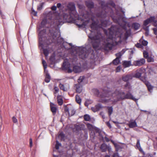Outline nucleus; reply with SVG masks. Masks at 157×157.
<instances>
[{
    "mask_svg": "<svg viewBox=\"0 0 157 157\" xmlns=\"http://www.w3.org/2000/svg\"><path fill=\"white\" fill-rule=\"evenodd\" d=\"M60 89L63 91H67L69 89V86L68 84H65L64 85L60 83L59 84Z\"/></svg>",
    "mask_w": 157,
    "mask_h": 157,
    "instance_id": "nucleus-12",
    "label": "nucleus"
},
{
    "mask_svg": "<svg viewBox=\"0 0 157 157\" xmlns=\"http://www.w3.org/2000/svg\"><path fill=\"white\" fill-rule=\"evenodd\" d=\"M98 96L101 98L100 101L102 103L114 104L117 101L125 99H128L136 101V99L129 92L126 95L121 90H116L114 93H112L110 91H103L99 93Z\"/></svg>",
    "mask_w": 157,
    "mask_h": 157,
    "instance_id": "nucleus-2",
    "label": "nucleus"
},
{
    "mask_svg": "<svg viewBox=\"0 0 157 157\" xmlns=\"http://www.w3.org/2000/svg\"><path fill=\"white\" fill-rule=\"evenodd\" d=\"M153 30L154 33L157 35L156 37L157 38V26L155 28H153Z\"/></svg>",
    "mask_w": 157,
    "mask_h": 157,
    "instance_id": "nucleus-46",
    "label": "nucleus"
},
{
    "mask_svg": "<svg viewBox=\"0 0 157 157\" xmlns=\"http://www.w3.org/2000/svg\"><path fill=\"white\" fill-rule=\"evenodd\" d=\"M125 87L126 88V89H131V87L130 86V83L129 82H127L125 85Z\"/></svg>",
    "mask_w": 157,
    "mask_h": 157,
    "instance_id": "nucleus-39",
    "label": "nucleus"
},
{
    "mask_svg": "<svg viewBox=\"0 0 157 157\" xmlns=\"http://www.w3.org/2000/svg\"><path fill=\"white\" fill-rule=\"evenodd\" d=\"M61 146V144L59 143V142L58 141H56V149H59V147Z\"/></svg>",
    "mask_w": 157,
    "mask_h": 157,
    "instance_id": "nucleus-42",
    "label": "nucleus"
},
{
    "mask_svg": "<svg viewBox=\"0 0 157 157\" xmlns=\"http://www.w3.org/2000/svg\"><path fill=\"white\" fill-rule=\"evenodd\" d=\"M146 85L147 88L148 90L150 92H151L152 91L153 87L151 85L149 82L147 83Z\"/></svg>",
    "mask_w": 157,
    "mask_h": 157,
    "instance_id": "nucleus-22",
    "label": "nucleus"
},
{
    "mask_svg": "<svg viewBox=\"0 0 157 157\" xmlns=\"http://www.w3.org/2000/svg\"><path fill=\"white\" fill-rule=\"evenodd\" d=\"M40 31L39 34V44L41 46L42 48L43 49L44 53L45 56L47 57L48 55L50 50L47 46H46V48H45L44 45L43 44L45 40L46 31L44 29L42 30L41 28L40 29Z\"/></svg>",
    "mask_w": 157,
    "mask_h": 157,
    "instance_id": "nucleus-4",
    "label": "nucleus"
},
{
    "mask_svg": "<svg viewBox=\"0 0 157 157\" xmlns=\"http://www.w3.org/2000/svg\"><path fill=\"white\" fill-rule=\"evenodd\" d=\"M110 4L111 5V6L113 7H114V6H115V4L113 3V2H110Z\"/></svg>",
    "mask_w": 157,
    "mask_h": 157,
    "instance_id": "nucleus-61",
    "label": "nucleus"
},
{
    "mask_svg": "<svg viewBox=\"0 0 157 157\" xmlns=\"http://www.w3.org/2000/svg\"><path fill=\"white\" fill-rule=\"evenodd\" d=\"M120 60L119 58H116L113 61V63L115 65H117L119 63Z\"/></svg>",
    "mask_w": 157,
    "mask_h": 157,
    "instance_id": "nucleus-30",
    "label": "nucleus"
},
{
    "mask_svg": "<svg viewBox=\"0 0 157 157\" xmlns=\"http://www.w3.org/2000/svg\"><path fill=\"white\" fill-rule=\"evenodd\" d=\"M78 54L80 58L84 59L88 56L89 53L88 52H87L86 49L84 48L79 49V52Z\"/></svg>",
    "mask_w": 157,
    "mask_h": 157,
    "instance_id": "nucleus-7",
    "label": "nucleus"
},
{
    "mask_svg": "<svg viewBox=\"0 0 157 157\" xmlns=\"http://www.w3.org/2000/svg\"><path fill=\"white\" fill-rule=\"evenodd\" d=\"M121 145L120 144H117V147H115L117 150H118L120 149H121L122 148V147L121 146Z\"/></svg>",
    "mask_w": 157,
    "mask_h": 157,
    "instance_id": "nucleus-44",
    "label": "nucleus"
},
{
    "mask_svg": "<svg viewBox=\"0 0 157 157\" xmlns=\"http://www.w3.org/2000/svg\"><path fill=\"white\" fill-rule=\"evenodd\" d=\"M63 67L65 69L68 70V73H71L72 72V70L69 68L70 65L68 62L64 61L63 63Z\"/></svg>",
    "mask_w": 157,
    "mask_h": 157,
    "instance_id": "nucleus-13",
    "label": "nucleus"
},
{
    "mask_svg": "<svg viewBox=\"0 0 157 157\" xmlns=\"http://www.w3.org/2000/svg\"><path fill=\"white\" fill-rule=\"evenodd\" d=\"M107 149L109 151V152H110V151H111V147L109 146H108Z\"/></svg>",
    "mask_w": 157,
    "mask_h": 157,
    "instance_id": "nucleus-62",
    "label": "nucleus"
},
{
    "mask_svg": "<svg viewBox=\"0 0 157 157\" xmlns=\"http://www.w3.org/2000/svg\"><path fill=\"white\" fill-rule=\"evenodd\" d=\"M54 89L56 92H58L59 91V88L56 86H55L54 87Z\"/></svg>",
    "mask_w": 157,
    "mask_h": 157,
    "instance_id": "nucleus-52",
    "label": "nucleus"
},
{
    "mask_svg": "<svg viewBox=\"0 0 157 157\" xmlns=\"http://www.w3.org/2000/svg\"><path fill=\"white\" fill-rule=\"evenodd\" d=\"M121 66H119L118 67H117V68H116V72H120L121 71Z\"/></svg>",
    "mask_w": 157,
    "mask_h": 157,
    "instance_id": "nucleus-49",
    "label": "nucleus"
},
{
    "mask_svg": "<svg viewBox=\"0 0 157 157\" xmlns=\"http://www.w3.org/2000/svg\"><path fill=\"white\" fill-rule=\"evenodd\" d=\"M144 29L146 31H148V27L146 26L144 28Z\"/></svg>",
    "mask_w": 157,
    "mask_h": 157,
    "instance_id": "nucleus-64",
    "label": "nucleus"
},
{
    "mask_svg": "<svg viewBox=\"0 0 157 157\" xmlns=\"http://www.w3.org/2000/svg\"><path fill=\"white\" fill-rule=\"evenodd\" d=\"M59 137H60L62 139H63L64 137V135L62 132H60L59 135Z\"/></svg>",
    "mask_w": 157,
    "mask_h": 157,
    "instance_id": "nucleus-47",
    "label": "nucleus"
},
{
    "mask_svg": "<svg viewBox=\"0 0 157 157\" xmlns=\"http://www.w3.org/2000/svg\"><path fill=\"white\" fill-rule=\"evenodd\" d=\"M136 145L138 147L140 146V140H137Z\"/></svg>",
    "mask_w": 157,
    "mask_h": 157,
    "instance_id": "nucleus-60",
    "label": "nucleus"
},
{
    "mask_svg": "<svg viewBox=\"0 0 157 157\" xmlns=\"http://www.w3.org/2000/svg\"><path fill=\"white\" fill-rule=\"evenodd\" d=\"M140 79L143 81L145 85L149 82L147 81L146 77H141L140 78Z\"/></svg>",
    "mask_w": 157,
    "mask_h": 157,
    "instance_id": "nucleus-34",
    "label": "nucleus"
},
{
    "mask_svg": "<svg viewBox=\"0 0 157 157\" xmlns=\"http://www.w3.org/2000/svg\"><path fill=\"white\" fill-rule=\"evenodd\" d=\"M87 128L90 130H92L93 128V126L89 123H88L86 124Z\"/></svg>",
    "mask_w": 157,
    "mask_h": 157,
    "instance_id": "nucleus-36",
    "label": "nucleus"
},
{
    "mask_svg": "<svg viewBox=\"0 0 157 157\" xmlns=\"http://www.w3.org/2000/svg\"><path fill=\"white\" fill-rule=\"evenodd\" d=\"M106 123V125L110 128H111V126L109 122H107Z\"/></svg>",
    "mask_w": 157,
    "mask_h": 157,
    "instance_id": "nucleus-51",
    "label": "nucleus"
},
{
    "mask_svg": "<svg viewBox=\"0 0 157 157\" xmlns=\"http://www.w3.org/2000/svg\"><path fill=\"white\" fill-rule=\"evenodd\" d=\"M59 16L57 17V19L54 22L55 23L56 25L57 26H59V25H62L63 23V20L61 18H59Z\"/></svg>",
    "mask_w": 157,
    "mask_h": 157,
    "instance_id": "nucleus-15",
    "label": "nucleus"
},
{
    "mask_svg": "<svg viewBox=\"0 0 157 157\" xmlns=\"http://www.w3.org/2000/svg\"><path fill=\"white\" fill-rule=\"evenodd\" d=\"M153 22V25L155 27L157 26V22L155 20L154 17H151L147 19L144 21V25L145 26H147L149 23Z\"/></svg>",
    "mask_w": 157,
    "mask_h": 157,
    "instance_id": "nucleus-8",
    "label": "nucleus"
},
{
    "mask_svg": "<svg viewBox=\"0 0 157 157\" xmlns=\"http://www.w3.org/2000/svg\"><path fill=\"white\" fill-rule=\"evenodd\" d=\"M124 52H123L122 53L121 52H120L119 53H117L116 54V56L117 57L116 58H119V59L120 58L121 56L123 54Z\"/></svg>",
    "mask_w": 157,
    "mask_h": 157,
    "instance_id": "nucleus-40",
    "label": "nucleus"
},
{
    "mask_svg": "<svg viewBox=\"0 0 157 157\" xmlns=\"http://www.w3.org/2000/svg\"><path fill=\"white\" fill-rule=\"evenodd\" d=\"M139 72H137L135 74L134 76L135 77L137 78H139L140 77L141 75V69H140L139 70Z\"/></svg>",
    "mask_w": 157,
    "mask_h": 157,
    "instance_id": "nucleus-24",
    "label": "nucleus"
},
{
    "mask_svg": "<svg viewBox=\"0 0 157 157\" xmlns=\"http://www.w3.org/2000/svg\"><path fill=\"white\" fill-rule=\"evenodd\" d=\"M76 101L77 103L80 104L81 103V99L79 96L76 95L75 96Z\"/></svg>",
    "mask_w": 157,
    "mask_h": 157,
    "instance_id": "nucleus-31",
    "label": "nucleus"
},
{
    "mask_svg": "<svg viewBox=\"0 0 157 157\" xmlns=\"http://www.w3.org/2000/svg\"><path fill=\"white\" fill-rule=\"evenodd\" d=\"M140 42L141 44L142 45L146 46L147 45L148 42L147 41L143 40L142 39H141L140 40Z\"/></svg>",
    "mask_w": 157,
    "mask_h": 157,
    "instance_id": "nucleus-25",
    "label": "nucleus"
},
{
    "mask_svg": "<svg viewBox=\"0 0 157 157\" xmlns=\"http://www.w3.org/2000/svg\"><path fill=\"white\" fill-rule=\"evenodd\" d=\"M32 14L35 16H36L37 15V12L35 11L33 8L32 9Z\"/></svg>",
    "mask_w": 157,
    "mask_h": 157,
    "instance_id": "nucleus-45",
    "label": "nucleus"
},
{
    "mask_svg": "<svg viewBox=\"0 0 157 157\" xmlns=\"http://www.w3.org/2000/svg\"><path fill=\"white\" fill-rule=\"evenodd\" d=\"M113 157H120L117 153H115L113 155Z\"/></svg>",
    "mask_w": 157,
    "mask_h": 157,
    "instance_id": "nucleus-57",
    "label": "nucleus"
},
{
    "mask_svg": "<svg viewBox=\"0 0 157 157\" xmlns=\"http://www.w3.org/2000/svg\"><path fill=\"white\" fill-rule=\"evenodd\" d=\"M84 76H80L78 80V83H80L82 82L84 79Z\"/></svg>",
    "mask_w": 157,
    "mask_h": 157,
    "instance_id": "nucleus-33",
    "label": "nucleus"
},
{
    "mask_svg": "<svg viewBox=\"0 0 157 157\" xmlns=\"http://www.w3.org/2000/svg\"><path fill=\"white\" fill-rule=\"evenodd\" d=\"M42 64L44 67V71L46 72V69L47 67V65L46 61L44 60H42Z\"/></svg>",
    "mask_w": 157,
    "mask_h": 157,
    "instance_id": "nucleus-35",
    "label": "nucleus"
},
{
    "mask_svg": "<svg viewBox=\"0 0 157 157\" xmlns=\"http://www.w3.org/2000/svg\"><path fill=\"white\" fill-rule=\"evenodd\" d=\"M140 25L138 23H134L132 24V26L135 29H137L140 27Z\"/></svg>",
    "mask_w": 157,
    "mask_h": 157,
    "instance_id": "nucleus-28",
    "label": "nucleus"
},
{
    "mask_svg": "<svg viewBox=\"0 0 157 157\" xmlns=\"http://www.w3.org/2000/svg\"><path fill=\"white\" fill-rule=\"evenodd\" d=\"M84 120L87 121H89L90 119V116L87 114L85 115L84 116Z\"/></svg>",
    "mask_w": 157,
    "mask_h": 157,
    "instance_id": "nucleus-32",
    "label": "nucleus"
},
{
    "mask_svg": "<svg viewBox=\"0 0 157 157\" xmlns=\"http://www.w3.org/2000/svg\"><path fill=\"white\" fill-rule=\"evenodd\" d=\"M64 110L66 113H67L69 114V116H73L75 113V111L72 107L69 109L66 106L65 107Z\"/></svg>",
    "mask_w": 157,
    "mask_h": 157,
    "instance_id": "nucleus-10",
    "label": "nucleus"
},
{
    "mask_svg": "<svg viewBox=\"0 0 157 157\" xmlns=\"http://www.w3.org/2000/svg\"><path fill=\"white\" fill-rule=\"evenodd\" d=\"M73 71L75 73H79L81 72V69L79 67L75 66L73 67Z\"/></svg>",
    "mask_w": 157,
    "mask_h": 157,
    "instance_id": "nucleus-19",
    "label": "nucleus"
},
{
    "mask_svg": "<svg viewBox=\"0 0 157 157\" xmlns=\"http://www.w3.org/2000/svg\"><path fill=\"white\" fill-rule=\"evenodd\" d=\"M132 76L130 75H127L122 77L123 80L125 82H127L132 79Z\"/></svg>",
    "mask_w": 157,
    "mask_h": 157,
    "instance_id": "nucleus-20",
    "label": "nucleus"
},
{
    "mask_svg": "<svg viewBox=\"0 0 157 157\" xmlns=\"http://www.w3.org/2000/svg\"><path fill=\"white\" fill-rule=\"evenodd\" d=\"M47 20L46 19H44L41 22V25L40 26V28L44 27L45 25V24L47 23Z\"/></svg>",
    "mask_w": 157,
    "mask_h": 157,
    "instance_id": "nucleus-27",
    "label": "nucleus"
},
{
    "mask_svg": "<svg viewBox=\"0 0 157 157\" xmlns=\"http://www.w3.org/2000/svg\"><path fill=\"white\" fill-rule=\"evenodd\" d=\"M76 92L80 93L82 90V86L80 83L76 84L74 86Z\"/></svg>",
    "mask_w": 157,
    "mask_h": 157,
    "instance_id": "nucleus-11",
    "label": "nucleus"
},
{
    "mask_svg": "<svg viewBox=\"0 0 157 157\" xmlns=\"http://www.w3.org/2000/svg\"><path fill=\"white\" fill-rule=\"evenodd\" d=\"M46 75L45 78V81L47 82H49L50 80V76L48 73V71H46Z\"/></svg>",
    "mask_w": 157,
    "mask_h": 157,
    "instance_id": "nucleus-23",
    "label": "nucleus"
},
{
    "mask_svg": "<svg viewBox=\"0 0 157 157\" xmlns=\"http://www.w3.org/2000/svg\"><path fill=\"white\" fill-rule=\"evenodd\" d=\"M145 63V60L143 58L137 60L135 61L133 63V65L135 66H140Z\"/></svg>",
    "mask_w": 157,
    "mask_h": 157,
    "instance_id": "nucleus-9",
    "label": "nucleus"
},
{
    "mask_svg": "<svg viewBox=\"0 0 157 157\" xmlns=\"http://www.w3.org/2000/svg\"><path fill=\"white\" fill-rule=\"evenodd\" d=\"M60 33L59 32H54L52 36V42L61 44L63 43V40L60 36Z\"/></svg>",
    "mask_w": 157,
    "mask_h": 157,
    "instance_id": "nucleus-6",
    "label": "nucleus"
},
{
    "mask_svg": "<svg viewBox=\"0 0 157 157\" xmlns=\"http://www.w3.org/2000/svg\"><path fill=\"white\" fill-rule=\"evenodd\" d=\"M57 7L59 8V10H62L63 7V6L61 5L60 3H58L57 4Z\"/></svg>",
    "mask_w": 157,
    "mask_h": 157,
    "instance_id": "nucleus-41",
    "label": "nucleus"
},
{
    "mask_svg": "<svg viewBox=\"0 0 157 157\" xmlns=\"http://www.w3.org/2000/svg\"><path fill=\"white\" fill-rule=\"evenodd\" d=\"M136 47L137 48H141L142 47V46L141 44H140L139 43H137L136 45Z\"/></svg>",
    "mask_w": 157,
    "mask_h": 157,
    "instance_id": "nucleus-50",
    "label": "nucleus"
},
{
    "mask_svg": "<svg viewBox=\"0 0 157 157\" xmlns=\"http://www.w3.org/2000/svg\"><path fill=\"white\" fill-rule=\"evenodd\" d=\"M111 141L113 144L114 145L115 147H117V144L115 143L113 141V140H111Z\"/></svg>",
    "mask_w": 157,
    "mask_h": 157,
    "instance_id": "nucleus-55",
    "label": "nucleus"
},
{
    "mask_svg": "<svg viewBox=\"0 0 157 157\" xmlns=\"http://www.w3.org/2000/svg\"><path fill=\"white\" fill-rule=\"evenodd\" d=\"M57 101L59 105H62L63 103L62 99L60 97H58L57 98Z\"/></svg>",
    "mask_w": 157,
    "mask_h": 157,
    "instance_id": "nucleus-29",
    "label": "nucleus"
},
{
    "mask_svg": "<svg viewBox=\"0 0 157 157\" xmlns=\"http://www.w3.org/2000/svg\"><path fill=\"white\" fill-rule=\"evenodd\" d=\"M51 109L53 115H55L57 109L56 106L53 103H50Z\"/></svg>",
    "mask_w": 157,
    "mask_h": 157,
    "instance_id": "nucleus-14",
    "label": "nucleus"
},
{
    "mask_svg": "<svg viewBox=\"0 0 157 157\" xmlns=\"http://www.w3.org/2000/svg\"><path fill=\"white\" fill-rule=\"evenodd\" d=\"M56 6H53L51 7V9L53 10H56Z\"/></svg>",
    "mask_w": 157,
    "mask_h": 157,
    "instance_id": "nucleus-58",
    "label": "nucleus"
},
{
    "mask_svg": "<svg viewBox=\"0 0 157 157\" xmlns=\"http://www.w3.org/2000/svg\"><path fill=\"white\" fill-rule=\"evenodd\" d=\"M108 146L105 144H102L101 146V149L102 152H105L107 150Z\"/></svg>",
    "mask_w": 157,
    "mask_h": 157,
    "instance_id": "nucleus-21",
    "label": "nucleus"
},
{
    "mask_svg": "<svg viewBox=\"0 0 157 157\" xmlns=\"http://www.w3.org/2000/svg\"><path fill=\"white\" fill-rule=\"evenodd\" d=\"M100 4L104 11H103L101 13L97 14L96 17L92 13H90L89 14L88 13L86 12V14L82 13L80 16L78 15L76 11L75 5L73 2H70L68 4L67 6L68 9L67 10V11L73 14V15L75 17L77 18L78 20H80L81 23L76 24L79 27H84L90 21L92 22L90 25L92 30L89 37L91 39L93 47L95 49L98 48H99L98 49H99L101 47V42L102 36L101 33L98 32V28L105 27L109 24V21L105 20V18L107 15L109 14L108 12H107V10H111L105 2H101Z\"/></svg>",
    "mask_w": 157,
    "mask_h": 157,
    "instance_id": "nucleus-1",
    "label": "nucleus"
},
{
    "mask_svg": "<svg viewBox=\"0 0 157 157\" xmlns=\"http://www.w3.org/2000/svg\"><path fill=\"white\" fill-rule=\"evenodd\" d=\"M108 112L109 115V117H110V116L112 114L113 112V108L112 107H108Z\"/></svg>",
    "mask_w": 157,
    "mask_h": 157,
    "instance_id": "nucleus-26",
    "label": "nucleus"
},
{
    "mask_svg": "<svg viewBox=\"0 0 157 157\" xmlns=\"http://www.w3.org/2000/svg\"><path fill=\"white\" fill-rule=\"evenodd\" d=\"M105 139L106 142H109V140L107 137L105 136Z\"/></svg>",
    "mask_w": 157,
    "mask_h": 157,
    "instance_id": "nucleus-63",
    "label": "nucleus"
},
{
    "mask_svg": "<svg viewBox=\"0 0 157 157\" xmlns=\"http://www.w3.org/2000/svg\"><path fill=\"white\" fill-rule=\"evenodd\" d=\"M95 107L97 111L99 110L102 107L101 105L100 104L97 105L95 106Z\"/></svg>",
    "mask_w": 157,
    "mask_h": 157,
    "instance_id": "nucleus-37",
    "label": "nucleus"
},
{
    "mask_svg": "<svg viewBox=\"0 0 157 157\" xmlns=\"http://www.w3.org/2000/svg\"><path fill=\"white\" fill-rule=\"evenodd\" d=\"M100 114L102 116V117L103 118H105V115L104 114V113L103 112H101L100 113Z\"/></svg>",
    "mask_w": 157,
    "mask_h": 157,
    "instance_id": "nucleus-56",
    "label": "nucleus"
},
{
    "mask_svg": "<svg viewBox=\"0 0 157 157\" xmlns=\"http://www.w3.org/2000/svg\"><path fill=\"white\" fill-rule=\"evenodd\" d=\"M30 147H32L33 145L32 140L31 138L30 139Z\"/></svg>",
    "mask_w": 157,
    "mask_h": 157,
    "instance_id": "nucleus-59",
    "label": "nucleus"
},
{
    "mask_svg": "<svg viewBox=\"0 0 157 157\" xmlns=\"http://www.w3.org/2000/svg\"><path fill=\"white\" fill-rule=\"evenodd\" d=\"M86 6L89 8H92L94 6L93 2L90 1H86Z\"/></svg>",
    "mask_w": 157,
    "mask_h": 157,
    "instance_id": "nucleus-18",
    "label": "nucleus"
},
{
    "mask_svg": "<svg viewBox=\"0 0 157 157\" xmlns=\"http://www.w3.org/2000/svg\"><path fill=\"white\" fill-rule=\"evenodd\" d=\"M128 125L130 128H133L137 127V126L136 121H133L132 120L129 121Z\"/></svg>",
    "mask_w": 157,
    "mask_h": 157,
    "instance_id": "nucleus-16",
    "label": "nucleus"
},
{
    "mask_svg": "<svg viewBox=\"0 0 157 157\" xmlns=\"http://www.w3.org/2000/svg\"><path fill=\"white\" fill-rule=\"evenodd\" d=\"M122 65L124 67H130V66L133 65L131 63V61H124L122 62Z\"/></svg>",
    "mask_w": 157,
    "mask_h": 157,
    "instance_id": "nucleus-17",
    "label": "nucleus"
},
{
    "mask_svg": "<svg viewBox=\"0 0 157 157\" xmlns=\"http://www.w3.org/2000/svg\"><path fill=\"white\" fill-rule=\"evenodd\" d=\"M12 119L14 123H17V119L14 117H12Z\"/></svg>",
    "mask_w": 157,
    "mask_h": 157,
    "instance_id": "nucleus-48",
    "label": "nucleus"
},
{
    "mask_svg": "<svg viewBox=\"0 0 157 157\" xmlns=\"http://www.w3.org/2000/svg\"><path fill=\"white\" fill-rule=\"evenodd\" d=\"M80 128V126L78 125H75V128L77 130H78Z\"/></svg>",
    "mask_w": 157,
    "mask_h": 157,
    "instance_id": "nucleus-54",
    "label": "nucleus"
},
{
    "mask_svg": "<svg viewBox=\"0 0 157 157\" xmlns=\"http://www.w3.org/2000/svg\"><path fill=\"white\" fill-rule=\"evenodd\" d=\"M91 109H92V110L94 112H96L97 111L96 109V108L95 106L94 107H92L91 108Z\"/></svg>",
    "mask_w": 157,
    "mask_h": 157,
    "instance_id": "nucleus-53",
    "label": "nucleus"
},
{
    "mask_svg": "<svg viewBox=\"0 0 157 157\" xmlns=\"http://www.w3.org/2000/svg\"><path fill=\"white\" fill-rule=\"evenodd\" d=\"M61 17L63 18V20H65L67 21H75L77 23H81L80 20H78L77 18L75 17L73 14L70 12L67 11L66 10V11L63 13L62 14V17Z\"/></svg>",
    "mask_w": 157,
    "mask_h": 157,
    "instance_id": "nucleus-5",
    "label": "nucleus"
},
{
    "mask_svg": "<svg viewBox=\"0 0 157 157\" xmlns=\"http://www.w3.org/2000/svg\"><path fill=\"white\" fill-rule=\"evenodd\" d=\"M143 55L144 57L145 58L147 59L148 57V53L146 51H144L143 52Z\"/></svg>",
    "mask_w": 157,
    "mask_h": 157,
    "instance_id": "nucleus-38",
    "label": "nucleus"
},
{
    "mask_svg": "<svg viewBox=\"0 0 157 157\" xmlns=\"http://www.w3.org/2000/svg\"><path fill=\"white\" fill-rule=\"evenodd\" d=\"M112 28L109 29V36L105 41L102 43L103 47L106 50H111L114 44V42L121 43L123 40H125L128 37L129 33L126 31L124 34L118 35L117 33L113 31Z\"/></svg>",
    "mask_w": 157,
    "mask_h": 157,
    "instance_id": "nucleus-3",
    "label": "nucleus"
},
{
    "mask_svg": "<svg viewBox=\"0 0 157 157\" xmlns=\"http://www.w3.org/2000/svg\"><path fill=\"white\" fill-rule=\"evenodd\" d=\"M147 59V60L148 62H153L154 60L153 58L151 57H148Z\"/></svg>",
    "mask_w": 157,
    "mask_h": 157,
    "instance_id": "nucleus-43",
    "label": "nucleus"
}]
</instances>
